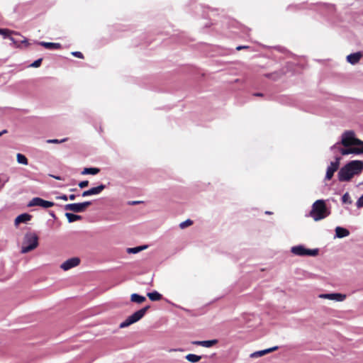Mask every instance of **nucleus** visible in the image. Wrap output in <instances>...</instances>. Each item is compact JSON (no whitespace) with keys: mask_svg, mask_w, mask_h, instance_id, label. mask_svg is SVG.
<instances>
[{"mask_svg":"<svg viewBox=\"0 0 363 363\" xmlns=\"http://www.w3.org/2000/svg\"><path fill=\"white\" fill-rule=\"evenodd\" d=\"M330 150L338 151L342 155H360L363 153V141L356 137L353 130H346L341 135L340 141L333 145Z\"/></svg>","mask_w":363,"mask_h":363,"instance_id":"nucleus-1","label":"nucleus"},{"mask_svg":"<svg viewBox=\"0 0 363 363\" xmlns=\"http://www.w3.org/2000/svg\"><path fill=\"white\" fill-rule=\"evenodd\" d=\"M363 171V162L362 160H352L342 167L338 172V179L340 182H348L354 175L359 174Z\"/></svg>","mask_w":363,"mask_h":363,"instance_id":"nucleus-2","label":"nucleus"},{"mask_svg":"<svg viewBox=\"0 0 363 363\" xmlns=\"http://www.w3.org/2000/svg\"><path fill=\"white\" fill-rule=\"evenodd\" d=\"M329 215L330 211L326 207V204L324 200H317L313 203L311 211H310V216L313 218L315 221L324 219Z\"/></svg>","mask_w":363,"mask_h":363,"instance_id":"nucleus-3","label":"nucleus"},{"mask_svg":"<svg viewBox=\"0 0 363 363\" xmlns=\"http://www.w3.org/2000/svg\"><path fill=\"white\" fill-rule=\"evenodd\" d=\"M38 235L34 232H27L25 233L22 241L21 252L26 254L37 248L38 246Z\"/></svg>","mask_w":363,"mask_h":363,"instance_id":"nucleus-4","label":"nucleus"},{"mask_svg":"<svg viewBox=\"0 0 363 363\" xmlns=\"http://www.w3.org/2000/svg\"><path fill=\"white\" fill-rule=\"evenodd\" d=\"M149 306L144 307L137 311H135L134 313H133L131 315L128 316L124 321L120 323L119 328H125L130 325L139 321L146 313L147 311L148 310Z\"/></svg>","mask_w":363,"mask_h":363,"instance_id":"nucleus-5","label":"nucleus"},{"mask_svg":"<svg viewBox=\"0 0 363 363\" xmlns=\"http://www.w3.org/2000/svg\"><path fill=\"white\" fill-rule=\"evenodd\" d=\"M291 252L293 255L301 257H315L318 255V249H308L302 245L293 246Z\"/></svg>","mask_w":363,"mask_h":363,"instance_id":"nucleus-6","label":"nucleus"},{"mask_svg":"<svg viewBox=\"0 0 363 363\" xmlns=\"http://www.w3.org/2000/svg\"><path fill=\"white\" fill-rule=\"evenodd\" d=\"M91 204V203L90 201H85L77 203H69L64 206V209L65 211H72L74 213H82L84 212Z\"/></svg>","mask_w":363,"mask_h":363,"instance_id":"nucleus-7","label":"nucleus"},{"mask_svg":"<svg viewBox=\"0 0 363 363\" xmlns=\"http://www.w3.org/2000/svg\"><path fill=\"white\" fill-rule=\"evenodd\" d=\"M81 259L77 257H73L62 262L60 268L67 272L72 268L77 267L80 264Z\"/></svg>","mask_w":363,"mask_h":363,"instance_id":"nucleus-8","label":"nucleus"},{"mask_svg":"<svg viewBox=\"0 0 363 363\" xmlns=\"http://www.w3.org/2000/svg\"><path fill=\"white\" fill-rule=\"evenodd\" d=\"M347 296L340 293L320 294L318 295L319 298L328 299L337 302H342L346 299Z\"/></svg>","mask_w":363,"mask_h":363,"instance_id":"nucleus-9","label":"nucleus"},{"mask_svg":"<svg viewBox=\"0 0 363 363\" xmlns=\"http://www.w3.org/2000/svg\"><path fill=\"white\" fill-rule=\"evenodd\" d=\"M28 206H40L44 208H48L54 206V203L43 200L40 198H33L28 204Z\"/></svg>","mask_w":363,"mask_h":363,"instance_id":"nucleus-10","label":"nucleus"},{"mask_svg":"<svg viewBox=\"0 0 363 363\" xmlns=\"http://www.w3.org/2000/svg\"><path fill=\"white\" fill-rule=\"evenodd\" d=\"M340 157H336L335 161L331 162L327 168L325 179L330 180L332 179L335 172H336L340 165Z\"/></svg>","mask_w":363,"mask_h":363,"instance_id":"nucleus-11","label":"nucleus"},{"mask_svg":"<svg viewBox=\"0 0 363 363\" xmlns=\"http://www.w3.org/2000/svg\"><path fill=\"white\" fill-rule=\"evenodd\" d=\"M32 218V216L29 213H22L18 216L14 220V225L18 227L21 223H27Z\"/></svg>","mask_w":363,"mask_h":363,"instance_id":"nucleus-12","label":"nucleus"},{"mask_svg":"<svg viewBox=\"0 0 363 363\" xmlns=\"http://www.w3.org/2000/svg\"><path fill=\"white\" fill-rule=\"evenodd\" d=\"M362 57V54L361 52H357L354 53H352L348 55L346 57L347 62L350 64L354 65L357 64Z\"/></svg>","mask_w":363,"mask_h":363,"instance_id":"nucleus-13","label":"nucleus"},{"mask_svg":"<svg viewBox=\"0 0 363 363\" xmlns=\"http://www.w3.org/2000/svg\"><path fill=\"white\" fill-rule=\"evenodd\" d=\"M277 349H278V347L275 346V347H270V348H268V349H266V350L255 352L250 354V357L251 358L260 357H262V356H264L265 354H269V353H270L272 352H274V351L277 350Z\"/></svg>","mask_w":363,"mask_h":363,"instance_id":"nucleus-14","label":"nucleus"},{"mask_svg":"<svg viewBox=\"0 0 363 363\" xmlns=\"http://www.w3.org/2000/svg\"><path fill=\"white\" fill-rule=\"evenodd\" d=\"M218 342L217 340H203V341H194L192 344L195 345L201 346L203 347H211L216 345Z\"/></svg>","mask_w":363,"mask_h":363,"instance_id":"nucleus-15","label":"nucleus"},{"mask_svg":"<svg viewBox=\"0 0 363 363\" xmlns=\"http://www.w3.org/2000/svg\"><path fill=\"white\" fill-rule=\"evenodd\" d=\"M335 235L336 237L339 238H342L347 237L350 235V232L346 228L342 227H336L335 228Z\"/></svg>","mask_w":363,"mask_h":363,"instance_id":"nucleus-16","label":"nucleus"},{"mask_svg":"<svg viewBox=\"0 0 363 363\" xmlns=\"http://www.w3.org/2000/svg\"><path fill=\"white\" fill-rule=\"evenodd\" d=\"M39 44L49 50L60 49L61 48L60 44L55 43L40 42Z\"/></svg>","mask_w":363,"mask_h":363,"instance_id":"nucleus-17","label":"nucleus"},{"mask_svg":"<svg viewBox=\"0 0 363 363\" xmlns=\"http://www.w3.org/2000/svg\"><path fill=\"white\" fill-rule=\"evenodd\" d=\"M145 300H146V298L145 296H140L138 294H133L130 296V301L132 302L141 303L144 302Z\"/></svg>","mask_w":363,"mask_h":363,"instance_id":"nucleus-18","label":"nucleus"},{"mask_svg":"<svg viewBox=\"0 0 363 363\" xmlns=\"http://www.w3.org/2000/svg\"><path fill=\"white\" fill-rule=\"evenodd\" d=\"M147 247V245H143V246H139V247H129V248H127L126 251L128 254H136V253L141 252L143 250H145Z\"/></svg>","mask_w":363,"mask_h":363,"instance_id":"nucleus-19","label":"nucleus"},{"mask_svg":"<svg viewBox=\"0 0 363 363\" xmlns=\"http://www.w3.org/2000/svg\"><path fill=\"white\" fill-rule=\"evenodd\" d=\"M65 216L67 218L69 223H72L79 220L82 218L81 216L73 214L71 213H66Z\"/></svg>","mask_w":363,"mask_h":363,"instance_id":"nucleus-20","label":"nucleus"},{"mask_svg":"<svg viewBox=\"0 0 363 363\" xmlns=\"http://www.w3.org/2000/svg\"><path fill=\"white\" fill-rule=\"evenodd\" d=\"M100 172L99 168L96 167H90V168H84L82 172V174H93L95 175Z\"/></svg>","mask_w":363,"mask_h":363,"instance_id":"nucleus-21","label":"nucleus"},{"mask_svg":"<svg viewBox=\"0 0 363 363\" xmlns=\"http://www.w3.org/2000/svg\"><path fill=\"white\" fill-rule=\"evenodd\" d=\"M106 188L105 185L101 184L98 186L93 187L89 189L91 195H97L99 194L104 189Z\"/></svg>","mask_w":363,"mask_h":363,"instance_id":"nucleus-22","label":"nucleus"},{"mask_svg":"<svg viewBox=\"0 0 363 363\" xmlns=\"http://www.w3.org/2000/svg\"><path fill=\"white\" fill-rule=\"evenodd\" d=\"M185 359L187 361L194 363V362H199L202 359V357L196 355V354H189L185 357Z\"/></svg>","mask_w":363,"mask_h":363,"instance_id":"nucleus-23","label":"nucleus"},{"mask_svg":"<svg viewBox=\"0 0 363 363\" xmlns=\"http://www.w3.org/2000/svg\"><path fill=\"white\" fill-rule=\"evenodd\" d=\"M16 160L18 164H21L23 165H27L28 164V159L24 155L21 153H18L16 155Z\"/></svg>","mask_w":363,"mask_h":363,"instance_id":"nucleus-24","label":"nucleus"},{"mask_svg":"<svg viewBox=\"0 0 363 363\" xmlns=\"http://www.w3.org/2000/svg\"><path fill=\"white\" fill-rule=\"evenodd\" d=\"M147 296L151 301H159L162 298V295L157 291L147 293Z\"/></svg>","mask_w":363,"mask_h":363,"instance_id":"nucleus-25","label":"nucleus"},{"mask_svg":"<svg viewBox=\"0 0 363 363\" xmlns=\"http://www.w3.org/2000/svg\"><path fill=\"white\" fill-rule=\"evenodd\" d=\"M11 34H17V33L9 29L0 28V35H3L4 38H9Z\"/></svg>","mask_w":363,"mask_h":363,"instance_id":"nucleus-26","label":"nucleus"},{"mask_svg":"<svg viewBox=\"0 0 363 363\" xmlns=\"http://www.w3.org/2000/svg\"><path fill=\"white\" fill-rule=\"evenodd\" d=\"M342 200L344 203L351 204L352 202L350 196L347 192L342 196Z\"/></svg>","mask_w":363,"mask_h":363,"instance_id":"nucleus-27","label":"nucleus"},{"mask_svg":"<svg viewBox=\"0 0 363 363\" xmlns=\"http://www.w3.org/2000/svg\"><path fill=\"white\" fill-rule=\"evenodd\" d=\"M67 140V138H63L62 140H57V139H50L47 140L48 143H54V144H59L64 143Z\"/></svg>","mask_w":363,"mask_h":363,"instance_id":"nucleus-28","label":"nucleus"},{"mask_svg":"<svg viewBox=\"0 0 363 363\" xmlns=\"http://www.w3.org/2000/svg\"><path fill=\"white\" fill-rule=\"evenodd\" d=\"M192 224V221L191 220H186L184 222L180 223L179 226L181 228H185L187 226H189Z\"/></svg>","mask_w":363,"mask_h":363,"instance_id":"nucleus-29","label":"nucleus"},{"mask_svg":"<svg viewBox=\"0 0 363 363\" xmlns=\"http://www.w3.org/2000/svg\"><path fill=\"white\" fill-rule=\"evenodd\" d=\"M42 62V59H38L34 61L30 66L32 67H38L40 66Z\"/></svg>","mask_w":363,"mask_h":363,"instance_id":"nucleus-30","label":"nucleus"},{"mask_svg":"<svg viewBox=\"0 0 363 363\" xmlns=\"http://www.w3.org/2000/svg\"><path fill=\"white\" fill-rule=\"evenodd\" d=\"M170 352L174 354V357L175 358H177V360H179V359L178 358V354H179V353H182L184 352V350H182V349H179V350H172Z\"/></svg>","mask_w":363,"mask_h":363,"instance_id":"nucleus-31","label":"nucleus"},{"mask_svg":"<svg viewBox=\"0 0 363 363\" xmlns=\"http://www.w3.org/2000/svg\"><path fill=\"white\" fill-rule=\"evenodd\" d=\"M357 208H363V195L357 200L356 203Z\"/></svg>","mask_w":363,"mask_h":363,"instance_id":"nucleus-32","label":"nucleus"},{"mask_svg":"<svg viewBox=\"0 0 363 363\" xmlns=\"http://www.w3.org/2000/svg\"><path fill=\"white\" fill-rule=\"evenodd\" d=\"M88 185H89V182H88V181H82V182H79V186L81 189L85 188V187H86Z\"/></svg>","mask_w":363,"mask_h":363,"instance_id":"nucleus-33","label":"nucleus"},{"mask_svg":"<svg viewBox=\"0 0 363 363\" xmlns=\"http://www.w3.org/2000/svg\"><path fill=\"white\" fill-rule=\"evenodd\" d=\"M72 55L79 58H83V55L80 52H72Z\"/></svg>","mask_w":363,"mask_h":363,"instance_id":"nucleus-34","label":"nucleus"},{"mask_svg":"<svg viewBox=\"0 0 363 363\" xmlns=\"http://www.w3.org/2000/svg\"><path fill=\"white\" fill-rule=\"evenodd\" d=\"M82 196L83 197L88 196H91L89 189V190H86V191H84L82 193Z\"/></svg>","mask_w":363,"mask_h":363,"instance_id":"nucleus-35","label":"nucleus"},{"mask_svg":"<svg viewBox=\"0 0 363 363\" xmlns=\"http://www.w3.org/2000/svg\"><path fill=\"white\" fill-rule=\"evenodd\" d=\"M57 199L67 201L68 199V197L66 195H62V196H57Z\"/></svg>","mask_w":363,"mask_h":363,"instance_id":"nucleus-36","label":"nucleus"},{"mask_svg":"<svg viewBox=\"0 0 363 363\" xmlns=\"http://www.w3.org/2000/svg\"><path fill=\"white\" fill-rule=\"evenodd\" d=\"M9 38L10 39V40L12 42L13 45H17V42L15 40V39L11 37V35L9 37Z\"/></svg>","mask_w":363,"mask_h":363,"instance_id":"nucleus-37","label":"nucleus"},{"mask_svg":"<svg viewBox=\"0 0 363 363\" xmlns=\"http://www.w3.org/2000/svg\"><path fill=\"white\" fill-rule=\"evenodd\" d=\"M68 199H69V200L73 201V200H74V199H75V195H74V194H71V195H69V196Z\"/></svg>","mask_w":363,"mask_h":363,"instance_id":"nucleus-38","label":"nucleus"},{"mask_svg":"<svg viewBox=\"0 0 363 363\" xmlns=\"http://www.w3.org/2000/svg\"><path fill=\"white\" fill-rule=\"evenodd\" d=\"M6 133H7V130H4L3 131L0 132V136H1L3 134Z\"/></svg>","mask_w":363,"mask_h":363,"instance_id":"nucleus-39","label":"nucleus"},{"mask_svg":"<svg viewBox=\"0 0 363 363\" xmlns=\"http://www.w3.org/2000/svg\"><path fill=\"white\" fill-rule=\"evenodd\" d=\"M255 96H262V94L257 93V94H255Z\"/></svg>","mask_w":363,"mask_h":363,"instance_id":"nucleus-40","label":"nucleus"},{"mask_svg":"<svg viewBox=\"0 0 363 363\" xmlns=\"http://www.w3.org/2000/svg\"><path fill=\"white\" fill-rule=\"evenodd\" d=\"M242 48H243V47L238 46V47H237V50H240L242 49Z\"/></svg>","mask_w":363,"mask_h":363,"instance_id":"nucleus-41","label":"nucleus"},{"mask_svg":"<svg viewBox=\"0 0 363 363\" xmlns=\"http://www.w3.org/2000/svg\"><path fill=\"white\" fill-rule=\"evenodd\" d=\"M266 213H267V214H270L271 213H270V212H269V211H267V212H266Z\"/></svg>","mask_w":363,"mask_h":363,"instance_id":"nucleus-42","label":"nucleus"}]
</instances>
